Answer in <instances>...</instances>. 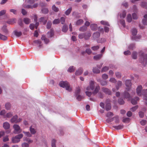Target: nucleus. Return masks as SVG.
<instances>
[{
  "mask_svg": "<svg viewBox=\"0 0 147 147\" xmlns=\"http://www.w3.org/2000/svg\"><path fill=\"white\" fill-rule=\"evenodd\" d=\"M139 61L145 66L147 64V54L140 52L139 53Z\"/></svg>",
  "mask_w": 147,
  "mask_h": 147,
  "instance_id": "f257e3e1",
  "label": "nucleus"
},
{
  "mask_svg": "<svg viewBox=\"0 0 147 147\" xmlns=\"http://www.w3.org/2000/svg\"><path fill=\"white\" fill-rule=\"evenodd\" d=\"M35 1L34 0H29L27 2L28 4L24 6V7L26 8H35L36 7L38 6L37 3L34 4L33 5H32L34 2Z\"/></svg>",
  "mask_w": 147,
  "mask_h": 147,
  "instance_id": "f03ea898",
  "label": "nucleus"
},
{
  "mask_svg": "<svg viewBox=\"0 0 147 147\" xmlns=\"http://www.w3.org/2000/svg\"><path fill=\"white\" fill-rule=\"evenodd\" d=\"M59 84L60 87L65 88L66 90L69 91H70L71 90V89L70 87V85L67 82L61 81Z\"/></svg>",
  "mask_w": 147,
  "mask_h": 147,
  "instance_id": "7ed1b4c3",
  "label": "nucleus"
},
{
  "mask_svg": "<svg viewBox=\"0 0 147 147\" xmlns=\"http://www.w3.org/2000/svg\"><path fill=\"white\" fill-rule=\"evenodd\" d=\"M23 136V134H21L12 138V142L14 143H16L19 142L20 141V139L22 138Z\"/></svg>",
  "mask_w": 147,
  "mask_h": 147,
  "instance_id": "20e7f679",
  "label": "nucleus"
},
{
  "mask_svg": "<svg viewBox=\"0 0 147 147\" xmlns=\"http://www.w3.org/2000/svg\"><path fill=\"white\" fill-rule=\"evenodd\" d=\"M14 129L13 132L15 134H18L21 132L22 130L20 129V126L17 124H14L13 126Z\"/></svg>",
  "mask_w": 147,
  "mask_h": 147,
  "instance_id": "39448f33",
  "label": "nucleus"
},
{
  "mask_svg": "<svg viewBox=\"0 0 147 147\" xmlns=\"http://www.w3.org/2000/svg\"><path fill=\"white\" fill-rule=\"evenodd\" d=\"M94 82L93 81H91L90 82L89 86L86 88V90H93L94 89Z\"/></svg>",
  "mask_w": 147,
  "mask_h": 147,
  "instance_id": "423d86ee",
  "label": "nucleus"
},
{
  "mask_svg": "<svg viewBox=\"0 0 147 147\" xmlns=\"http://www.w3.org/2000/svg\"><path fill=\"white\" fill-rule=\"evenodd\" d=\"M125 84L127 87L126 89L127 90H129L131 88V80H126L125 82Z\"/></svg>",
  "mask_w": 147,
  "mask_h": 147,
  "instance_id": "0eeeda50",
  "label": "nucleus"
},
{
  "mask_svg": "<svg viewBox=\"0 0 147 147\" xmlns=\"http://www.w3.org/2000/svg\"><path fill=\"white\" fill-rule=\"evenodd\" d=\"M102 91L108 95H111V91L108 88L104 87L102 88Z\"/></svg>",
  "mask_w": 147,
  "mask_h": 147,
  "instance_id": "6e6552de",
  "label": "nucleus"
},
{
  "mask_svg": "<svg viewBox=\"0 0 147 147\" xmlns=\"http://www.w3.org/2000/svg\"><path fill=\"white\" fill-rule=\"evenodd\" d=\"M115 120V122L116 123H118L119 122L118 116H116L113 117L112 119H107V120L108 121V122H109L112 121L113 120Z\"/></svg>",
  "mask_w": 147,
  "mask_h": 147,
  "instance_id": "1a4fd4ad",
  "label": "nucleus"
},
{
  "mask_svg": "<svg viewBox=\"0 0 147 147\" xmlns=\"http://www.w3.org/2000/svg\"><path fill=\"white\" fill-rule=\"evenodd\" d=\"M142 87L141 85H139L138 86L136 89V92L137 94L139 96L141 95V92L142 90Z\"/></svg>",
  "mask_w": 147,
  "mask_h": 147,
  "instance_id": "9d476101",
  "label": "nucleus"
},
{
  "mask_svg": "<svg viewBox=\"0 0 147 147\" xmlns=\"http://www.w3.org/2000/svg\"><path fill=\"white\" fill-rule=\"evenodd\" d=\"M1 30L5 34L8 33V31L7 28V26L5 25L3 26Z\"/></svg>",
  "mask_w": 147,
  "mask_h": 147,
  "instance_id": "9b49d317",
  "label": "nucleus"
},
{
  "mask_svg": "<svg viewBox=\"0 0 147 147\" xmlns=\"http://www.w3.org/2000/svg\"><path fill=\"white\" fill-rule=\"evenodd\" d=\"M139 98L136 97L132 99L131 100V103L133 105H136L137 104V101L139 100Z\"/></svg>",
  "mask_w": 147,
  "mask_h": 147,
  "instance_id": "f8f14e48",
  "label": "nucleus"
},
{
  "mask_svg": "<svg viewBox=\"0 0 147 147\" xmlns=\"http://www.w3.org/2000/svg\"><path fill=\"white\" fill-rule=\"evenodd\" d=\"M142 93L144 95V100H147V89L143 90Z\"/></svg>",
  "mask_w": 147,
  "mask_h": 147,
  "instance_id": "ddd939ff",
  "label": "nucleus"
},
{
  "mask_svg": "<svg viewBox=\"0 0 147 147\" xmlns=\"http://www.w3.org/2000/svg\"><path fill=\"white\" fill-rule=\"evenodd\" d=\"M83 71V69L82 68H80L76 71L75 72V74L76 75H80L82 74Z\"/></svg>",
  "mask_w": 147,
  "mask_h": 147,
  "instance_id": "4468645a",
  "label": "nucleus"
},
{
  "mask_svg": "<svg viewBox=\"0 0 147 147\" xmlns=\"http://www.w3.org/2000/svg\"><path fill=\"white\" fill-rule=\"evenodd\" d=\"M100 89V87L99 85H97L95 87L94 90L93 92L92 93L94 94H96L99 91Z\"/></svg>",
  "mask_w": 147,
  "mask_h": 147,
  "instance_id": "2eb2a0df",
  "label": "nucleus"
},
{
  "mask_svg": "<svg viewBox=\"0 0 147 147\" xmlns=\"http://www.w3.org/2000/svg\"><path fill=\"white\" fill-rule=\"evenodd\" d=\"M102 56V54H100L97 55L95 56H94L93 58L94 59L96 60H98L100 59Z\"/></svg>",
  "mask_w": 147,
  "mask_h": 147,
  "instance_id": "dca6fc26",
  "label": "nucleus"
},
{
  "mask_svg": "<svg viewBox=\"0 0 147 147\" xmlns=\"http://www.w3.org/2000/svg\"><path fill=\"white\" fill-rule=\"evenodd\" d=\"M84 38L85 40H88L91 36V33L90 32H86L84 33Z\"/></svg>",
  "mask_w": 147,
  "mask_h": 147,
  "instance_id": "f3484780",
  "label": "nucleus"
},
{
  "mask_svg": "<svg viewBox=\"0 0 147 147\" xmlns=\"http://www.w3.org/2000/svg\"><path fill=\"white\" fill-rule=\"evenodd\" d=\"M30 130L31 133L32 134H34L36 133V130L34 127L33 126H31L30 128Z\"/></svg>",
  "mask_w": 147,
  "mask_h": 147,
  "instance_id": "a211bd4d",
  "label": "nucleus"
},
{
  "mask_svg": "<svg viewBox=\"0 0 147 147\" xmlns=\"http://www.w3.org/2000/svg\"><path fill=\"white\" fill-rule=\"evenodd\" d=\"M39 21L40 22H42L43 24H46L47 22V19L46 18L44 17H41L39 19Z\"/></svg>",
  "mask_w": 147,
  "mask_h": 147,
  "instance_id": "6ab92c4d",
  "label": "nucleus"
},
{
  "mask_svg": "<svg viewBox=\"0 0 147 147\" xmlns=\"http://www.w3.org/2000/svg\"><path fill=\"white\" fill-rule=\"evenodd\" d=\"M97 25L96 24H91L90 26L91 29L93 31L96 30L97 29Z\"/></svg>",
  "mask_w": 147,
  "mask_h": 147,
  "instance_id": "aec40b11",
  "label": "nucleus"
},
{
  "mask_svg": "<svg viewBox=\"0 0 147 147\" xmlns=\"http://www.w3.org/2000/svg\"><path fill=\"white\" fill-rule=\"evenodd\" d=\"M14 33L15 35L17 37H19L21 36L22 34V32L20 31L18 32L17 30H15L14 31Z\"/></svg>",
  "mask_w": 147,
  "mask_h": 147,
  "instance_id": "412c9836",
  "label": "nucleus"
},
{
  "mask_svg": "<svg viewBox=\"0 0 147 147\" xmlns=\"http://www.w3.org/2000/svg\"><path fill=\"white\" fill-rule=\"evenodd\" d=\"M122 84V82L121 81H119L117 82V84L115 86L117 90H118L119 88L121 86Z\"/></svg>",
  "mask_w": 147,
  "mask_h": 147,
  "instance_id": "4be33fe9",
  "label": "nucleus"
},
{
  "mask_svg": "<svg viewBox=\"0 0 147 147\" xmlns=\"http://www.w3.org/2000/svg\"><path fill=\"white\" fill-rule=\"evenodd\" d=\"M100 34L99 32H96L94 33L93 35V38L94 39H96L98 38L100 36Z\"/></svg>",
  "mask_w": 147,
  "mask_h": 147,
  "instance_id": "5701e85b",
  "label": "nucleus"
},
{
  "mask_svg": "<svg viewBox=\"0 0 147 147\" xmlns=\"http://www.w3.org/2000/svg\"><path fill=\"white\" fill-rule=\"evenodd\" d=\"M10 124L8 122H5L3 124V127L5 129H8L10 127Z\"/></svg>",
  "mask_w": 147,
  "mask_h": 147,
  "instance_id": "b1692460",
  "label": "nucleus"
},
{
  "mask_svg": "<svg viewBox=\"0 0 147 147\" xmlns=\"http://www.w3.org/2000/svg\"><path fill=\"white\" fill-rule=\"evenodd\" d=\"M16 19L13 18L9 20L7 22V23L9 24H12L16 22Z\"/></svg>",
  "mask_w": 147,
  "mask_h": 147,
  "instance_id": "393cba45",
  "label": "nucleus"
},
{
  "mask_svg": "<svg viewBox=\"0 0 147 147\" xmlns=\"http://www.w3.org/2000/svg\"><path fill=\"white\" fill-rule=\"evenodd\" d=\"M47 35L48 37H52L54 35L53 30L51 29L50 31L47 32Z\"/></svg>",
  "mask_w": 147,
  "mask_h": 147,
  "instance_id": "a878e982",
  "label": "nucleus"
},
{
  "mask_svg": "<svg viewBox=\"0 0 147 147\" xmlns=\"http://www.w3.org/2000/svg\"><path fill=\"white\" fill-rule=\"evenodd\" d=\"M144 19L142 20L143 24L145 25H147V14L144 16Z\"/></svg>",
  "mask_w": 147,
  "mask_h": 147,
  "instance_id": "bb28decb",
  "label": "nucleus"
},
{
  "mask_svg": "<svg viewBox=\"0 0 147 147\" xmlns=\"http://www.w3.org/2000/svg\"><path fill=\"white\" fill-rule=\"evenodd\" d=\"M87 29V27L84 26L82 27H81L80 28L79 30L80 31L84 32L86 31Z\"/></svg>",
  "mask_w": 147,
  "mask_h": 147,
  "instance_id": "cd10ccee",
  "label": "nucleus"
},
{
  "mask_svg": "<svg viewBox=\"0 0 147 147\" xmlns=\"http://www.w3.org/2000/svg\"><path fill=\"white\" fill-rule=\"evenodd\" d=\"M18 116L17 115H15L13 116L11 119V121L12 123L15 122L16 123L17 119H18Z\"/></svg>",
  "mask_w": 147,
  "mask_h": 147,
  "instance_id": "c85d7f7f",
  "label": "nucleus"
},
{
  "mask_svg": "<svg viewBox=\"0 0 147 147\" xmlns=\"http://www.w3.org/2000/svg\"><path fill=\"white\" fill-rule=\"evenodd\" d=\"M0 39L3 40H5L7 39V37L6 36L0 33Z\"/></svg>",
  "mask_w": 147,
  "mask_h": 147,
  "instance_id": "c756f323",
  "label": "nucleus"
},
{
  "mask_svg": "<svg viewBox=\"0 0 147 147\" xmlns=\"http://www.w3.org/2000/svg\"><path fill=\"white\" fill-rule=\"evenodd\" d=\"M24 22L26 24H28L30 22V20L27 18H24Z\"/></svg>",
  "mask_w": 147,
  "mask_h": 147,
  "instance_id": "7c9ffc66",
  "label": "nucleus"
},
{
  "mask_svg": "<svg viewBox=\"0 0 147 147\" xmlns=\"http://www.w3.org/2000/svg\"><path fill=\"white\" fill-rule=\"evenodd\" d=\"M113 127L117 129H120L123 128V124H121L118 126H113Z\"/></svg>",
  "mask_w": 147,
  "mask_h": 147,
  "instance_id": "2f4dec72",
  "label": "nucleus"
},
{
  "mask_svg": "<svg viewBox=\"0 0 147 147\" xmlns=\"http://www.w3.org/2000/svg\"><path fill=\"white\" fill-rule=\"evenodd\" d=\"M127 21L129 22H130L132 21V17L131 14H129L127 15Z\"/></svg>",
  "mask_w": 147,
  "mask_h": 147,
  "instance_id": "473e14b6",
  "label": "nucleus"
},
{
  "mask_svg": "<svg viewBox=\"0 0 147 147\" xmlns=\"http://www.w3.org/2000/svg\"><path fill=\"white\" fill-rule=\"evenodd\" d=\"M83 20L82 19H79L76 22V25H80L83 24Z\"/></svg>",
  "mask_w": 147,
  "mask_h": 147,
  "instance_id": "72a5a7b5",
  "label": "nucleus"
},
{
  "mask_svg": "<svg viewBox=\"0 0 147 147\" xmlns=\"http://www.w3.org/2000/svg\"><path fill=\"white\" fill-rule=\"evenodd\" d=\"M111 108V104H106L105 106L106 110L107 111H108L110 110Z\"/></svg>",
  "mask_w": 147,
  "mask_h": 147,
  "instance_id": "f704fd0d",
  "label": "nucleus"
},
{
  "mask_svg": "<svg viewBox=\"0 0 147 147\" xmlns=\"http://www.w3.org/2000/svg\"><path fill=\"white\" fill-rule=\"evenodd\" d=\"M123 95L125 98H126L129 99L130 97V94L127 92H125L124 93Z\"/></svg>",
  "mask_w": 147,
  "mask_h": 147,
  "instance_id": "c9c22d12",
  "label": "nucleus"
},
{
  "mask_svg": "<svg viewBox=\"0 0 147 147\" xmlns=\"http://www.w3.org/2000/svg\"><path fill=\"white\" fill-rule=\"evenodd\" d=\"M71 10H72V7H70L65 11V15H69L70 14V13H71Z\"/></svg>",
  "mask_w": 147,
  "mask_h": 147,
  "instance_id": "e433bc0d",
  "label": "nucleus"
},
{
  "mask_svg": "<svg viewBox=\"0 0 147 147\" xmlns=\"http://www.w3.org/2000/svg\"><path fill=\"white\" fill-rule=\"evenodd\" d=\"M141 37L140 35H138L136 36H132V40H136L138 41V39H140Z\"/></svg>",
  "mask_w": 147,
  "mask_h": 147,
  "instance_id": "4c0bfd02",
  "label": "nucleus"
},
{
  "mask_svg": "<svg viewBox=\"0 0 147 147\" xmlns=\"http://www.w3.org/2000/svg\"><path fill=\"white\" fill-rule=\"evenodd\" d=\"M131 33L133 36H136L137 33V30L135 28H133L131 30Z\"/></svg>",
  "mask_w": 147,
  "mask_h": 147,
  "instance_id": "58836bf2",
  "label": "nucleus"
},
{
  "mask_svg": "<svg viewBox=\"0 0 147 147\" xmlns=\"http://www.w3.org/2000/svg\"><path fill=\"white\" fill-rule=\"evenodd\" d=\"M100 23L104 25H107L109 26H110V25L109 23L108 22L106 21L103 20L101 21L100 22Z\"/></svg>",
  "mask_w": 147,
  "mask_h": 147,
  "instance_id": "ea45409f",
  "label": "nucleus"
},
{
  "mask_svg": "<svg viewBox=\"0 0 147 147\" xmlns=\"http://www.w3.org/2000/svg\"><path fill=\"white\" fill-rule=\"evenodd\" d=\"M133 59H136L137 58V53L135 51H134L132 54Z\"/></svg>",
  "mask_w": 147,
  "mask_h": 147,
  "instance_id": "a19ab883",
  "label": "nucleus"
},
{
  "mask_svg": "<svg viewBox=\"0 0 147 147\" xmlns=\"http://www.w3.org/2000/svg\"><path fill=\"white\" fill-rule=\"evenodd\" d=\"M75 68L73 66H70L68 69V71L70 72H73L74 71Z\"/></svg>",
  "mask_w": 147,
  "mask_h": 147,
  "instance_id": "79ce46f5",
  "label": "nucleus"
},
{
  "mask_svg": "<svg viewBox=\"0 0 147 147\" xmlns=\"http://www.w3.org/2000/svg\"><path fill=\"white\" fill-rule=\"evenodd\" d=\"M92 71L93 73H94L98 74L100 72V70L96 68H94Z\"/></svg>",
  "mask_w": 147,
  "mask_h": 147,
  "instance_id": "37998d69",
  "label": "nucleus"
},
{
  "mask_svg": "<svg viewBox=\"0 0 147 147\" xmlns=\"http://www.w3.org/2000/svg\"><path fill=\"white\" fill-rule=\"evenodd\" d=\"M109 67L107 66H105L103 67L101 70V72H106L109 69Z\"/></svg>",
  "mask_w": 147,
  "mask_h": 147,
  "instance_id": "c03bdc74",
  "label": "nucleus"
},
{
  "mask_svg": "<svg viewBox=\"0 0 147 147\" xmlns=\"http://www.w3.org/2000/svg\"><path fill=\"white\" fill-rule=\"evenodd\" d=\"M42 12L45 14L47 13L49 11L48 9L46 8H43L42 9Z\"/></svg>",
  "mask_w": 147,
  "mask_h": 147,
  "instance_id": "a18cd8bd",
  "label": "nucleus"
},
{
  "mask_svg": "<svg viewBox=\"0 0 147 147\" xmlns=\"http://www.w3.org/2000/svg\"><path fill=\"white\" fill-rule=\"evenodd\" d=\"M60 22V20L59 19H56L54 20L53 22V24H59Z\"/></svg>",
  "mask_w": 147,
  "mask_h": 147,
  "instance_id": "49530a36",
  "label": "nucleus"
},
{
  "mask_svg": "<svg viewBox=\"0 0 147 147\" xmlns=\"http://www.w3.org/2000/svg\"><path fill=\"white\" fill-rule=\"evenodd\" d=\"M126 12L125 11H123L120 14V16L121 17L124 18L126 15Z\"/></svg>",
  "mask_w": 147,
  "mask_h": 147,
  "instance_id": "de8ad7c7",
  "label": "nucleus"
},
{
  "mask_svg": "<svg viewBox=\"0 0 147 147\" xmlns=\"http://www.w3.org/2000/svg\"><path fill=\"white\" fill-rule=\"evenodd\" d=\"M135 48V46L134 44H131L128 47V49L129 50H133Z\"/></svg>",
  "mask_w": 147,
  "mask_h": 147,
  "instance_id": "09e8293b",
  "label": "nucleus"
},
{
  "mask_svg": "<svg viewBox=\"0 0 147 147\" xmlns=\"http://www.w3.org/2000/svg\"><path fill=\"white\" fill-rule=\"evenodd\" d=\"M68 29L67 26L65 25H64L63 27L62 31L63 32H65Z\"/></svg>",
  "mask_w": 147,
  "mask_h": 147,
  "instance_id": "8fccbe9b",
  "label": "nucleus"
},
{
  "mask_svg": "<svg viewBox=\"0 0 147 147\" xmlns=\"http://www.w3.org/2000/svg\"><path fill=\"white\" fill-rule=\"evenodd\" d=\"M80 87H78L76 88L75 91V94L76 95H78V94L80 93Z\"/></svg>",
  "mask_w": 147,
  "mask_h": 147,
  "instance_id": "3c124183",
  "label": "nucleus"
},
{
  "mask_svg": "<svg viewBox=\"0 0 147 147\" xmlns=\"http://www.w3.org/2000/svg\"><path fill=\"white\" fill-rule=\"evenodd\" d=\"M52 9L55 12H57L59 11L58 8L56 7L55 5H53L52 7Z\"/></svg>",
  "mask_w": 147,
  "mask_h": 147,
  "instance_id": "603ef678",
  "label": "nucleus"
},
{
  "mask_svg": "<svg viewBox=\"0 0 147 147\" xmlns=\"http://www.w3.org/2000/svg\"><path fill=\"white\" fill-rule=\"evenodd\" d=\"M52 23L51 22L49 21L47 24V28L49 29L51 28V26Z\"/></svg>",
  "mask_w": 147,
  "mask_h": 147,
  "instance_id": "864d4df0",
  "label": "nucleus"
},
{
  "mask_svg": "<svg viewBox=\"0 0 147 147\" xmlns=\"http://www.w3.org/2000/svg\"><path fill=\"white\" fill-rule=\"evenodd\" d=\"M56 140L55 139H53L52 141L51 146L52 147H56L55 143Z\"/></svg>",
  "mask_w": 147,
  "mask_h": 147,
  "instance_id": "5fc2aeb1",
  "label": "nucleus"
},
{
  "mask_svg": "<svg viewBox=\"0 0 147 147\" xmlns=\"http://www.w3.org/2000/svg\"><path fill=\"white\" fill-rule=\"evenodd\" d=\"M118 102L120 105H122L125 102L123 99L119 98L118 100Z\"/></svg>",
  "mask_w": 147,
  "mask_h": 147,
  "instance_id": "6e6d98bb",
  "label": "nucleus"
},
{
  "mask_svg": "<svg viewBox=\"0 0 147 147\" xmlns=\"http://www.w3.org/2000/svg\"><path fill=\"white\" fill-rule=\"evenodd\" d=\"M100 84L102 86L106 85L107 84V82L106 81L101 80L100 82Z\"/></svg>",
  "mask_w": 147,
  "mask_h": 147,
  "instance_id": "4d7b16f0",
  "label": "nucleus"
},
{
  "mask_svg": "<svg viewBox=\"0 0 147 147\" xmlns=\"http://www.w3.org/2000/svg\"><path fill=\"white\" fill-rule=\"evenodd\" d=\"M99 47L98 46H94L91 47L93 51H96L98 49Z\"/></svg>",
  "mask_w": 147,
  "mask_h": 147,
  "instance_id": "13d9d810",
  "label": "nucleus"
},
{
  "mask_svg": "<svg viewBox=\"0 0 147 147\" xmlns=\"http://www.w3.org/2000/svg\"><path fill=\"white\" fill-rule=\"evenodd\" d=\"M5 108L7 109H9L11 107V105L10 103H7L5 105Z\"/></svg>",
  "mask_w": 147,
  "mask_h": 147,
  "instance_id": "bf43d9fd",
  "label": "nucleus"
},
{
  "mask_svg": "<svg viewBox=\"0 0 147 147\" xmlns=\"http://www.w3.org/2000/svg\"><path fill=\"white\" fill-rule=\"evenodd\" d=\"M84 33H81L79 34L78 37L80 39H82L84 37Z\"/></svg>",
  "mask_w": 147,
  "mask_h": 147,
  "instance_id": "052dcab7",
  "label": "nucleus"
},
{
  "mask_svg": "<svg viewBox=\"0 0 147 147\" xmlns=\"http://www.w3.org/2000/svg\"><path fill=\"white\" fill-rule=\"evenodd\" d=\"M61 23L62 24H64L65 22V18L64 17H61L60 18Z\"/></svg>",
  "mask_w": 147,
  "mask_h": 147,
  "instance_id": "680f3d73",
  "label": "nucleus"
},
{
  "mask_svg": "<svg viewBox=\"0 0 147 147\" xmlns=\"http://www.w3.org/2000/svg\"><path fill=\"white\" fill-rule=\"evenodd\" d=\"M113 115V114L112 112H109L107 114L106 116L107 117H110L112 116Z\"/></svg>",
  "mask_w": 147,
  "mask_h": 147,
  "instance_id": "e2e57ef3",
  "label": "nucleus"
},
{
  "mask_svg": "<svg viewBox=\"0 0 147 147\" xmlns=\"http://www.w3.org/2000/svg\"><path fill=\"white\" fill-rule=\"evenodd\" d=\"M109 81L114 83H115L116 82V79L114 78H110L109 80Z\"/></svg>",
  "mask_w": 147,
  "mask_h": 147,
  "instance_id": "0e129e2a",
  "label": "nucleus"
},
{
  "mask_svg": "<svg viewBox=\"0 0 147 147\" xmlns=\"http://www.w3.org/2000/svg\"><path fill=\"white\" fill-rule=\"evenodd\" d=\"M133 18L134 20H137L138 18V16L136 13H133L132 15Z\"/></svg>",
  "mask_w": 147,
  "mask_h": 147,
  "instance_id": "69168bd1",
  "label": "nucleus"
},
{
  "mask_svg": "<svg viewBox=\"0 0 147 147\" xmlns=\"http://www.w3.org/2000/svg\"><path fill=\"white\" fill-rule=\"evenodd\" d=\"M102 78L103 79H105V80L107 79L108 78V75L106 74H103L102 75Z\"/></svg>",
  "mask_w": 147,
  "mask_h": 147,
  "instance_id": "338daca9",
  "label": "nucleus"
},
{
  "mask_svg": "<svg viewBox=\"0 0 147 147\" xmlns=\"http://www.w3.org/2000/svg\"><path fill=\"white\" fill-rule=\"evenodd\" d=\"M138 108V106L136 105L135 107H134L130 109V110L133 112L135 111Z\"/></svg>",
  "mask_w": 147,
  "mask_h": 147,
  "instance_id": "774afa93",
  "label": "nucleus"
}]
</instances>
